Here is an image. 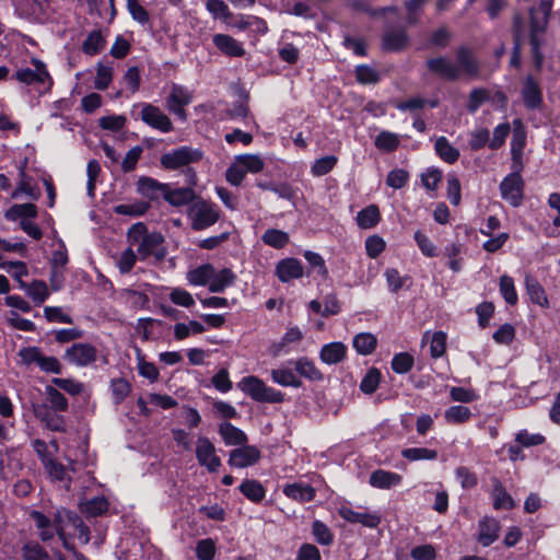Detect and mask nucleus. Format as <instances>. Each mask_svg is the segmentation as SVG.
<instances>
[{"instance_id": "nucleus-25", "label": "nucleus", "mask_w": 560, "mask_h": 560, "mask_svg": "<svg viewBox=\"0 0 560 560\" xmlns=\"http://www.w3.org/2000/svg\"><path fill=\"white\" fill-rule=\"evenodd\" d=\"M236 275L229 268H223L219 271L212 266V277L209 284V291L212 293H221L226 288L234 284Z\"/></svg>"}, {"instance_id": "nucleus-52", "label": "nucleus", "mask_w": 560, "mask_h": 560, "mask_svg": "<svg viewBox=\"0 0 560 560\" xmlns=\"http://www.w3.org/2000/svg\"><path fill=\"white\" fill-rule=\"evenodd\" d=\"M335 155H326L314 161L311 166V174L315 177L328 174L337 164Z\"/></svg>"}, {"instance_id": "nucleus-49", "label": "nucleus", "mask_w": 560, "mask_h": 560, "mask_svg": "<svg viewBox=\"0 0 560 560\" xmlns=\"http://www.w3.org/2000/svg\"><path fill=\"white\" fill-rule=\"evenodd\" d=\"M355 79L361 84H375L381 80L380 71L369 65H359L354 69Z\"/></svg>"}, {"instance_id": "nucleus-36", "label": "nucleus", "mask_w": 560, "mask_h": 560, "mask_svg": "<svg viewBox=\"0 0 560 560\" xmlns=\"http://www.w3.org/2000/svg\"><path fill=\"white\" fill-rule=\"evenodd\" d=\"M261 241L265 245L275 249H282L289 244L290 236L282 230L267 229L261 236Z\"/></svg>"}, {"instance_id": "nucleus-45", "label": "nucleus", "mask_w": 560, "mask_h": 560, "mask_svg": "<svg viewBox=\"0 0 560 560\" xmlns=\"http://www.w3.org/2000/svg\"><path fill=\"white\" fill-rule=\"evenodd\" d=\"M109 387L115 405H120L131 393V384L124 377L113 378Z\"/></svg>"}, {"instance_id": "nucleus-58", "label": "nucleus", "mask_w": 560, "mask_h": 560, "mask_svg": "<svg viewBox=\"0 0 560 560\" xmlns=\"http://www.w3.org/2000/svg\"><path fill=\"white\" fill-rule=\"evenodd\" d=\"M137 369L138 373L151 383L158 381L160 376L158 368L153 363L145 361L140 351H138L137 355Z\"/></svg>"}, {"instance_id": "nucleus-6", "label": "nucleus", "mask_w": 560, "mask_h": 560, "mask_svg": "<svg viewBox=\"0 0 560 560\" xmlns=\"http://www.w3.org/2000/svg\"><path fill=\"white\" fill-rule=\"evenodd\" d=\"M189 217L191 219V228L195 231H201L213 225L219 220V211L215 205L200 200L190 207Z\"/></svg>"}, {"instance_id": "nucleus-12", "label": "nucleus", "mask_w": 560, "mask_h": 560, "mask_svg": "<svg viewBox=\"0 0 560 560\" xmlns=\"http://www.w3.org/2000/svg\"><path fill=\"white\" fill-rule=\"evenodd\" d=\"M524 182L521 174L511 173L500 184L501 196L513 207H517L523 199Z\"/></svg>"}, {"instance_id": "nucleus-8", "label": "nucleus", "mask_w": 560, "mask_h": 560, "mask_svg": "<svg viewBox=\"0 0 560 560\" xmlns=\"http://www.w3.org/2000/svg\"><path fill=\"white\" fill-rule=\"evenodd\" d=\"M137 106L141 108L140 119L145 125L164 133L174 129L172 120L160 107L150 103H142Z\"/></svg>"}, {"instance_id": "nucleus-35", "label": "nucleus", "mask_w": 560, "mask_h": 560, "mask_svg": "<svg viewBox=\"0 0 560 560\" xmlns=\"http://www.w3.org/2000/svg\"><path fill=\"white\" fill-rule=\"evenodd\" d=\"M5 218L10 221L31 220L37 215V207L34 203L13 205L5 211Z\"/></svg>"}, {"instance_id": "nucleus-63", "label": "nucleus", "mask_w": 560, "mask_h": 560, "mask_svg": "<svg viewBox=\"0 0 560 560\" xmlns=\"http://www.w3.org/2000/svg\"><path fill=\"white\" fill-rule=\"evenodd\" d=\"M471 416L468 407L465 406H452L445 411V419L451 423H462L467 421Z\"/></svg>"}, {"instance_id": "nucleus-4", "label": "nucleus", "mask_w": 560, "mask_h": 560, "mask_svg": "<svg viewBox=\"0 0 560 560\" xmlns=\"http://www.w3.org/2000/svg\"><path fill=\"white\" fill-rule=\"evenodd\" d=\"M238 388L258 402L278 404L284 400V394L266 383L257 376H245L237 384Z\"/></svg>"}, {"instance_id": "nucleus-1", "label": "nucleus", "mask_w": 560, "mask_h": 560, "mask_svg": "<svg viewBox=\"0 0 560 560\" xmlns=\"http://www.w3.org/2000/svg\"><path fill=\"white\" fill-rule=\"evenodd\" d=\"M552 2V0H540L538 8L529 9V44L537 69L541 68L545 59L540 48L545 43L542 36L547 32Z\"/></svg>"}, {"instance_id": "nucleus-11", "label": "nucleus", "mask_w": 560, "mask_h": 560, "mask_svg": "<svg viewBox=\"0 0 560 560\" xmlns=\"http://www.w3.org/2000/svg\"><path fill=\"white\" fill-rule=\"evenodd\" d=\"M261 458L260 451L254 445H247L246 443L240 445L230 452L229 465L235 468H246L254 466Z\"/></svg>"}, {"instance_id": "nucleus-23", "label": "nucleus", "mask_w": 560, "mask_h": 560, "mask_svg": "<svg viewBox=\"0 0 560 560\" xmlns=\"http://www.w3.org/2000/svg\"><path fill=\"white\" fill-rule=\"evenodd\" d=\"M270 376L273 383L283 387L299 388L302 386V382L296 375L295 370L288 365H281L278 369H272Z\"/></svg>"}, {"instance_id": "nucleus-24", "label": "nucleus", "mask_w": 560, "mask_h": 560, "mask_svg": "<svg viewBox=\"0 0 560 560\" xmlns=\"http://www.w3.org/2000/svg\"><path fill=\"white\" fill-rule=\"evenodd\" d=\"M500 524L497 520L485 517L479 522L478 541L488 547L493 544L499 537Z\"/></svg>"}, {"instance_id": "nucleus-29", "label": "nucleus", "mask_w": 560, "mask_h": 560, "mask_svg": "<svg viewBox=\"0 0 560 560\" xmlns=\"http://www.w3.org/2000/svg\"><path fill=\"white\" fill-rule=\"evenodd\" d=\"M61 517H67V526L71 525L78 532L79 539L82 542H84V544L89 542L90 529L75 513L68 511L66 509L58 510L57 511V522H60Z\"/></svg>"}, {"instance_id": "nucleus-44", "label": "nucleus", "mask_w": 560, "mask_h": 560, "mask_svg": "<svg viewBox=\"0 0 560 560\" xmlns=\"http://www.w3.org/2000/svg\"><path fill=\"white\" fill-rule=\"evenodd\" d=\"M206 331V327L197 320L177 323L174 326V336L177 340H184L191 335H199Z\"/></svg>"}, {"instance_id": "nucleus-21", "label": "nucleus", "mask_w": 560, "mask_h": 560, "mask_svg": "<svg viewBox=\"0 0 560 560\" xmlns=\"http://www.w3.org/2000/svg\"><path fill=\"white\" fill-rule=\"evenodd\" d=\"M20 288L35 305H42L50 295L49 288L43 280H33L30 283L20 281Z\"/></svg>"}, {"instance_id": "nucleus-9", "label": "nucleus", "mask_w": 560, "mask_h": 560, "mask_svg": "<svg viewBox=\"0 0 560 560\" xmlns=\"http://www.w3.org/2000/svg\"><path fill=\"white\" fill-rule=\"evenodd\" d=\"M196 458L201 467L209 472H217L221 465V458L217 455L214 444L206 436H198L196 441Z\"/></svg>"}, {"instance_id": "nucleus-38", "label": "nucleus", "mask_w": 560, "mask_h": 560, "mask_svg": "<svg viewBox=\"0 0 560 560\" xmlns=\"http://www.w3.org/2000/svg\"><path fill=\"white\" fill-rule=\"evenodd\" d=\"M380 219L378 207L370 205L358 213L357 223L361 229H372L378 223Z\"/></svg>"}, {"instance_id": "nucleus-51", "label": "nucleus", "mask_w": 560, "mask_h": 560, "mask_svg": "<svg viewBox=\"0 0 560 560\" xmlns=\"http://www.w3.org/2000/svg\"><path fill=\"white\" fill-rule=\"evenodd\" d=\"M382 522V516L378 512L371 511H352V523H360L369 528H376Z\"/></svg>"}, {"instance_id": "nucleus-42", "label": "nucleus", "mask_w": 560, "mask_h": 560, "mask_svg": "<svg viewBox=\"0 0 560 560\" xmlns=\"http://www.w3.org/2000/svg\"><path fill=\"white\" fill-rule=\"evenodd\" d=\"M126 8L133 21L143 27H151L150 14L139 0H127Z\"/></svg>"}, {"instance_id": "nucleus-37", "label": "nucleus", "mask_w": 560, "mask_h": 560, "mask_svg": "<svg viewBox=\"0 0 560 560\" xmlns=\"http://www.w3.org/2000/svg\"><path fill=\"white\" fill-rule=\"evenodd\" d=\"M302 338H303V332L301 331V329L299 327H296V326L290 327L285 331L283 337L281 338V341L272 345L273 354L279 355V354L287 353L288 352L287 347L292 343H296V342L301 341Z\"/></svg>"}, {"instance_id": "nucleus-22", "label": "nucleus", "mask_w": 560, "mask_h": 560, "mask_svg": "<svg viewBox=\"0 0 560 560\" xmlns=\"http://www.w3.org/2000/svg\"><path fill=\"white\" fill-rule=\"evenodd\" d=\"M524 105L527 108H538L542 103L541 90L532 75H527L522 89Z\"/></svg>"}, {"instance_id": "nucleus-27", "label": "nucleus", "mask_w": 560, "mask_h": 560, "mask_svg": "<svg viewBox=\"0 0 560 560\" xmlns=\"http://www.w3.org/2000/svg\"><path fill=\"white\" fill-rule=\"evenodd\" d=\"M218 431L225 445H243L247 443L245 432L230 422H222Z\"/></svg>"}, {"instance_id": "nucleus-53", "label": "nucleus", "mask_w": 560, "mask_h": 560, "mask_svg": "<svg viewBox=\"0 0 560 560\" xmlns=\"http://www.w3.org/2000/svg\"><path fill=\"white\" fill-rule=\"evenodd\" d=\"M382 375L378 369L371 368L360 383V389L366 395L375 393L378 388Z\"/></svg>"}, {"instance_id": "nucleus-31", "label": "nucleus", "mask_w": 560, "mask_h": 560, "mask_svg": "<svg viewBox=\"0 0 560 560\" xmlns=\"http://www.w3.org/2000/svg\"><path fill=\"white\" fill-rule=\"evenodd\" d=\"M212 277V265H200L186 273V280L190 285L205 287L210 284Z\"/></svg>"}, {"instance_id": "nucleus-57", "label": "nucleus", "mask_w": 560, "mask_h": 560, "mask_svg": "<svg viewBox=\"0 0 560 560\" xmlns=\"http://www.w3.org/2000/svg\"><path fill=\"white\" fill-rule=\"evenodd\" d=\"M24 560H50L46 550L36 541L26 542L22 549Z\"/></svg>"}, {"instance_id": "nucleus-32", "label": "nucleus", "mask_w": 560, "mask_h": 560, "mask_svg": "<svg viewBox=\"0 0 560 560\" xmlns=\"http://www.w3.org/2000/svg\"><path fill=\"white\" fill-rule=\"evenodd\" d=\"M58 411L46 408L45 406L35 409V415L45 425L52 431H62L65 419L57 413Z\"/></svg>"}, {"instance_id": "nucleus-48", "label": "nucleus", "mask_w": 560, "mask_h": 560, "mask_svg": "<svg viewBox=\"0 0 560 560\" xmlns=\"http://www.w3.org/2000/svg\"><path fill=\"white\" fill-rule=\"evenodd\" d=\"M114 68L109 63L98 62L96 66V75L94 88L100 91L106 90L113 80Z\"/></svg>"}, {"instance_id": "nucleus-26", "label": "nucleus", "mask_w": 560, "mask_h": 560, "mask_svg": "<svg viewBox=\"0 0 560 560\" xmlns=\"http://www.w3.org/2000/svg\"><path fill=\"white\" fill-rule=\"evenodd\" d=\"M402 477L399 474L377 469L370 476V485L378 489H389L398 486L401 482Z\"/></svg>"}, {"instance_id": "nucleus-14", "label": "nucleus", "mask_w": 560, "mask_h": 560, "mask_svg": "<svg viewBox=\"0 0 560 560\" xmlns=\"http://www.w3.org/2000/svg\"><path fill=\"white\" fill-rule=\"evenodd\" d=\"M409 45V36L405 27H390L383 34L382 48L386 51H401Z\"/></svg>"}, {"instance_id": "nucleus-2", "label": "nucleus", "mask_w": 560, "mask_h": 560, "mask_svg": "<svg viewBox=\"0 0 560 560\" xmlns=\"http://www.w3.org/2000/svg\"><path fill=\"white\" fill-rule=\"evenodd\" d=\"M32 65L34 66L33 69H18L12 75V79L24 85L33 86L38 94L43 95L50 91L52 86V79L46 65L42 60L33 58Z\"/></svg>"}, {"instance_id": "nucleus-62", "label": "nucleus", "mask_w": 560, "mask_h": 560, "mask_svg": "<svg viewBox=\"0 0 560 560\" xmlns=\"http://www.w3.org/2000/svg\"><path fill=\"white\" fill-rule=\"evenodd\" d=\"M413 366V357L407 352L395 354L392 360V369L398 374H405Z\"/></svg>"}, {"instance_id": "nucleus-33", "label": "nucleus", "mask_w": 560, "mask_h": 560, "mask_svg": "<svg viewBox=\"0 0 560 560\" xmlns=\"http://www.w3.org/2000/svg\"><path fill=\"white\" fill-rule=\"evenodd\" d=\"M525 287L527 294L533 303H536L542 307L548 306V299L546 292L538 280L529 275L525 277Z\"/></svg>"}, {"instance_id": "nucleus-17", "label": "nucleus", "mask_w": 560, "mask_h": 560, "mask_svg": "<svg viewBox=\"0 0 560 560\" xmlns=\"http://www.w3.org/2000/svg\"><path fill=\"white\" fill-rule=\"evenodd\" d=\"M282 491L285 497L300 503L313 501L316 494L315 489L303 481L285 485Z\"/></svg>"}, {"instance_id": "nucleus-13", "label": "nucleus", "mask_w": 560, "mask_h": 560, "mask_svg": "<svg viewBox=\"0 0 560 560\" xmlns=\"http://www.w3.org/2000/svg\"><path fill=\"white\" fill-rule=\"evenodd\" d=\"M425 63L430 72L443 80L457 81L459 79V67L444 56L430 58Z\"/></svg>"}, {"instance_id": "nucleus-56", "label": "nucleus", "mask_w": 560, "mask_h": 560, "mask_svg": "<svg viewBox=\"0 0 560 560\" xmlns=\"http://www.w3.org/2000/svg\"><path fill=\"white\" fill-rule=\"evenodd\" d=\"M236 161L242 165L244 172L256 174L264 170L265 163L260 156L255 154H244L237 156Z\"/></svg>"}, {"instance_id": "nucleus-3", "label": "nucleus", "mask_w": 560, "mask_h": 560, "mask_svg": "<svg viewBox=\"0 0 560 560\" xmlns=\"http://www.w3.org/2000/svg\"><path fill=\"white\" fill-rule=\"evenodd\" d=\"M31 517L34 521L38 535L43 541H49L55 535H58L59 539L62 541V546L68 550H73V545L69 542L66 536L67 517H61L60 522H57L56 512L51 521L39 511H33L31 513Z\"/></svg>"}, {"instance_id": "nucleus-5", "label": "nucleus", "mask_w": 560, "mask_h": 560, "mask_svg": "<svg viewBox=\"0 0 560 560\" xmlns=\"http://www.w3.org/2000/svg\"><path fill=\"white\" fill-rule=\"evenodd\" d=\"M202 159V152L191 147L183 145L161 156V165L166 170H177L196 163Z\"/></svg>"}, {"instance_id": "nucleus-54", "label": "nucleus", "mask_w": 560, "mask_h": 560, "mask_svg": "<svg viewBox=\"0 0 560 560\" xmlns=\"http://www.w3.org/2000/svg\"><path fill=\"white\" fill-rule=\"evenodd\" d=\"M312 534L315 540L322 546H330L334 541L331 530L322 521L316 520L313 522Z\"/></svg>"}, {"instance_id": "nucleus-46", "label": "nucleus", "mask_w": 560, "mask_h": 560, "mask_svg": "<svg viewBox=\"0 0 560 560\" xmlns=\"http://www.w3.org/2000/svg\"><path fill=\"white\" fill-rule=\"evenodd\" d=\"M109 503L103 495L94 497L81 503V511L90 516H98L107 512Z\"/></svg>"}, {"instance_id": "nucleus-64", "label": "nucleus", "mask_w": 560, "mask_h": 560, "mask_svg": "<svg viewBox=\"0 0 560 560\" xmlns=\"http://www.w3.org/2000/svg\"><path fill=\"white\" fill-rule=\"evenodd\" d=\"M215 544L211 538L200 539L196 545V557L199 560H213Z\"/></svg>"}, {"instance_id": "nucleus-60", "label": "nucleus", "mask_w": 560, "mask_h": 560, "mask_svg": "<svg viewBox=\"0 0 560 560\" xmlns=\"http://www.w3.org/2000/svg\"><path fill=\"white\" fill-rule=\"evenodd\" d=\"M500 292L506 303L514 305L517 303V293L514 281L511 277L504 275L500 278Z\"/></svg>"}, {"instance_id": "nucleus-50", "label": "nucleus", "mask_w": 560, "mask_h": 560, "mask_svg": "<svg viewBox=\"0 0 560 560\" xmlns=\"http://www.w3.org/2000/svg\"><path fill=\"white\" fill-rule=\"evenodd\" d=\"M163 236L160 233H148L142 242L138 245L137 250L143 257H148L155 253L156 248L162 244Z\"/></svg>"}, {"instance_id": "nucleus-59", "label": "nucleus", "mask_w": 560, "mask_h": 560, "mask_svg": "<svg viewBox=\"0 0 560 560\" xmlns=\"http://www.w3.org/2000/svg\"><path fill=\"white\" fill-rule=\"evenodd\" d=\"M404 458L408 460H421L428 459L433 460L438 457V452L435 450L425 448V447H411L406 448L401 452Z\"/></svg>"}, {"instance_id": "nucleus-19", "label": "nucleus", "mask_w": 560, "mask_h": 560, "mask_svg": "<svg viewBox=\"0 0 560 560\" xmlns=\"http://www.w3.org/2000/svg\"><path fill=\"white\" fill-rule=\"evenodd\" d=\"M214 46L229 57H242L245 55L243 45L226 34H215L212 37Z\"/></svg>"}, {"instance_id": "nucleus-10", "label": "nucleus", "mask_w": 560, "mask_h": 560, "mask_svg": "<svg viewBox=\"0 0 560 560\" xmlns=\"http://www.w3.org/2000/svg\"><path fill=\"white\" fill-rule=\"evenodd\" d=\"M65 360L78 368L89 366L96 362L97 350L88 342H75L66 349Z\"/></svg>"}, {"instance_id": "nucleus-47", "label": "nucleus", "mask_w": 560, "mask_h": 560, "mask_svg": "<svg viewBox=\"0 0 560 560\" xmlns=\"http://www.w3.org/2000/svg\"><path fill=\"white\" fill-rule=\"evenodd\" d=\"M46 399L51 410L65 412L68 410V399L56 387L47 385L45 387Z\"/></svg>"}, {"instance_id": "nucleus-18", "label": "nucleus", "mask_w": 560, "mask_h": 560, "mask_svg": "<svg viewBox=\"0 0 560 560\" xmlns=\"http://www.w3.org/2000/svg\"><path fill=\"white\" fill-rule=\"evenodd\" d=\"M348 354V347L340 342L334 341L326 343L319 351V359L326 364H337L343 361Z\"/></svg>"}, {"instance_id": "nucleus-16", "label": "nucleus", "mask_w": 560, "mask_h": 560, "mask_svg": "<svg viewBox=\"0 0 560 560\" xmlns=\"http://www.w3.org/2000/svg\"><path fill=\"white\" fill-rule=\"evenodd\" d=\"M276 275L281 282H289L303 276V266L295 258H284L276 265Z\"/></svg>"}, {"instance_id": "nucleus-40", "label": "nucleus", "mask_w": 560, "mask_h": 560, "mask_svg": "<svg viewBox=\"0 0 560 560\" xmlns=\"http://www.w3.org/2000/svg\"><path fill=\"white\" fill-rule=\"evenodd\" d=\"M105 46V39L100 30L92 31L89 33L84 42L82 43V51L85 55L94 56L103 50Z\"/></svg>"}, {"instance_id": "nucleus-28", "label": "nucleus", "mask_w": 560, "mask_h": 560, "mask_svg": "<svg viewBox=\"0 0 560 560\" xmlns=\"http://www.w3.org/2000/svg\"><path fill=\"white\" fill-rule=\"evenodd\" d=\"M195 191L190 187H180L172 189L167 185L166 190L164 192V199L175 207L188 205L195 199Z\"/></svg>"}, {"instance_id": "nucleus-43", "label": "nucleus", "mask_w": 560, "mask_h": 560, "mask_svg": "<svg viewBox=\"0 0 560 560\" xmlns=\"http://www.w3.org/2000/svg\"><path fill=\"white\" fill-rule=\"evenodd\" d=\"M434 147L438 155L446 163L453 164L459 158V151L445 137H439Z\"/></svg>"}, {"instance_id": "nucleus-15", "label": "nucleus", "mask_w": 560, "mask_h": 560, "mask_svg": "<svg viewBox=\"0 0 560 560\" xmlns=\"http://www.w3.org/2000/svg\"><path fill=\"white\" fill-rule=\"evenodd\" d=\"M457 67H459V77L462 73L469 78H476L480 72V63L472 50L466 46H460L456 50Z\"/></svg>"}, {"instance_id": "nucleus-39", "label": "nucleus", "mask_w": 560, "mask_h": 560, "mask_svg": "<svg viewBox=\"0 0 560 560\" xmlns=\"http://www.w3.org/2000/svg\"><path fill=\"white\" fill-rule=\"evenodd\" d=\"M492 497L494 500L493 508L495 510L514 508L513 498L506 492L505 488L498 479H493Z\"/></svg>"}, {"instance_id": "nucleus-41", "label": "nucleus", "mask_w": 560, "mask_h": 560, "mask_svg": "<svg viewBox=\"0 0 560 560\" xmlns=\"http://www.w3.org/2000/svg\"><path fill=\"white\" fill-rule=\"evenodd\" d=\"M377 345V339L373 334L361 332L352 339V346L355 348L358 353L368 355L371 354Z\"/></svg>"}, {"instance_id": "nucleus-7", "label": "nucleus", "mask_w": 560, "mask_h": 560, "mask_svg": "<svg viewBox=\"0 0 560 560\" xmlns=\"http://www.w3.org/2000/svg\"><path fill=\"white\" fill-rule=\"evenodd\" d=\"M192 91L184 85L173 83L166 97V107L178 119L185 121L187 119L185 107L192 102Z\"/></svg>"}, {"instance_id": "nucleus-55", "label": "nucleus", "mask_w": 560, "mask_h": 560, "mask_svg": "<svg viewBox=\"0 0 560 560\" xmlns=\"http://www.w3.org/2000/svg\"><path fill=\"white\" fill-rule=\"evenodd\" d=\"M168 299L173 304L177 306H182L185 308H190L195 306V299L192 294L179 287L171 289Z\"/></svg>"}, {"instance_id": "nucleus-61", "label": "nucleus", "mask_w": 560, "mask_h": 560, "mask_svg": "<svg viewBox=\"0 0 560 560\" xmlns=\"http://www.w3.org/2000/svg\"><path fill=\"white\" fill-rule=\"evenodd\" d=\"M398 144V136L388 131H382L375 139V145L386 152L396 150Z\"/></svg>"}, {"instance_id": "nucleus-20", "label": "nucleus", "mask_w": 560, "mask_h": 560, "mask_svg": "<svg viewBox=\"0 0 560 560\" xmlns=\"http://www.w3.org/2000/svg\"><path fill=\"white\" fill-rule=\"evenodd\" d=\"M166 186L152 177L142 176L137 182V191L144 198L155 200L161 196L164 198Z\"/></svg>"}, {"instance_id": "nucleus-30", "label": "nucleus", "mask_w": 560, "mask_h": 560, "mask_svg": "<svg viewBox=\"0 0 560 560\" xmlns=\"http://www.w3.org/2000/svg\"><path fill=\"white\" fill-rule=\"evenodd\" d=\"M294 365L296 375L303 376L310 381L316 382L323 380L322 372L317 369L315 363L306 357H302L295 361H290Z\"/></svg>"}, {"instance_id": "nucleus-34", "label": "nucleus", "mask_w": 560, "mask_h": 560, "mask_svg": "<svg viewBox=\"0 0 560 560\" xmlns=\"http://www.w3.org/2000/svg\"><path fill=\"white\" fill-rule=\"evenodd\" d=\"M240 491L244 497L254 503H259L266 497V490L264 486L253 479H245L238 487Z\"/></svg>"}]
</instances>
